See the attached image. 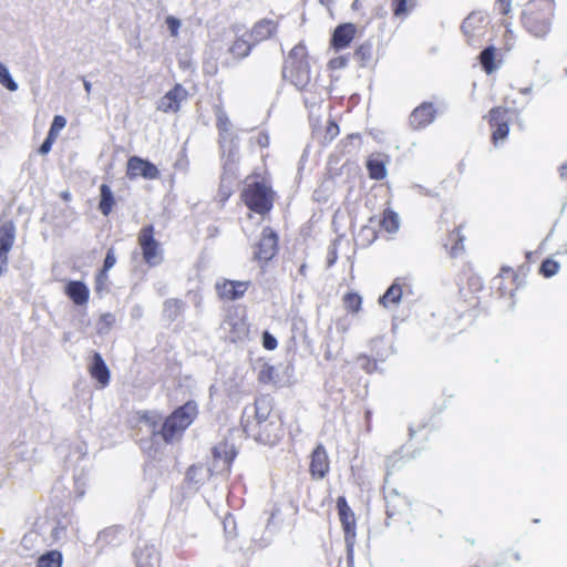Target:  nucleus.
I'll return each mask as SVG.
<instances>
[{"label": "nucleus", "mask_w": 567, "mask_h": 567, "mask_svg": "<svg viewBox=\"0 0 567 567\" xmlns=\"http://www.w3.org/2000/svg\"><path fill=\"white\" fill-rule=\"evenodd\" d=\"M282 79L299 91H305L311 83L310 54L303 41L293 45L282 65Z\"/></svg>", "instance_id": "f257e3e1"}, {"label": "nucleus", "mask_w": 567, "mask_h": 567, "mask_svg": "<svg viewBox=\"0 0 567 567\" xmlns=\"http://www.w3.org/2000/svg\"><path fill=\"white\" fill-rule=\"evenodd\" d=\"M555 0H529L522 11L523 28L535 38H545L551 30Z\"/></svg>", "instance_id": "f03ea898"}, {"label": "nucleus", "mask_w": 567, "mask_h": 567, "mask_svg": "<svg viewBox=\"0 0 567 567\" xmlns=\"http://www.w3.org/2000/svg\"><path fill=\"white\" fill-rule=\"evenodd\" d=\"M198 414V404L194 400L185 402L166 416L158 430V435H161L166 444L181 440Z\"/></svg>", "instance_id": "7ed1b4c3"}, {"label": "nucleus", "mask_w": 567, "mask_h": 567, "mask_svg": "<svg viewBox=\"0 0 567 567\" xmlns=\"http://www.w3.org/2000/svg\"><path fill=\"white\" fill-rule=\"evenodd\" d=\"M240 199L251 212L266 215L274 207L275 193L265 179L252 181L249 176L240 193Z\"/></svg>", "instance_id": "20e7f679"}, {"label": "nucleus", "mask_w": 567, "mask_h": 567, "mask_svg": "<svg viewBox=\"0 0 567 567\" xmlns=\"http://www.w3.org/2000/svg\"><path fill=\"white\" fill-rule=\"evenodd\" d=\"M247 436L265 445H275L285 436V426L281 416H272L262 423H241Z\"/></svg>", "instance_id": "39448f33"}, {"label": "nucleus", "mask_w": 567, "mask_h": 567, "mask_svg": "<svg viewBox=\"0 0 567 567\" xmlns=\"http://www.w3.org/2000/svg\"><path fill=\"white\" fill-rule=\"evenodd\" d=\"M137 244L142 251L144 262L150 267L162 264L164 250L155 238V227L152 224L143 226L137 234Z\"/></svg>", "instance_id": "423d86ee"}, {"label": "nucleus", "mask_w": 567, "mask_h": 567, "mask_svg": "<svg viewBox=\"0 0 567 567\" xmlns=\"http://www.w3.org/2000/svg\"><path fill=\"white\" fill-rule=\"evenodd\" d=\"M279 250V236L269 226L264 227L259 240L255 245L254 259L266 265L275 258Z\"/></svg>", "instance_id": "0eeeda50"}, {"label": "nucleus", "mask_w": 567, "mask_h": 567, "mask_svg": "<svg viewBox=\"0 0 567 567\" xmlns=\"http://www.w3.org/2000/svg\"><path fill=\"white\" fill-rule=\"evenodd\" d=\"M470 231V224L467 220L462 219L447 229L443 247L451 258H458L465 254L466 234Z\"/></svg>", "instance_id": "6e6552de"}, {"label": "nucleus", "mask_w": 567, "mask_h": 567, "mask_svg": "<svg viewBox=\"0 0 567 567\" xmlns=\"http://www.w3.org/2000/svg\"><path fill=\"white\" fill-rule=\"evenodd\" d=\"M509 121V109L495 106L489 110L487 122L492 131L491 140L494 145H497L508 136Z\"/></svg>", "instance_id": "1a4fd4ad"}, {"label": "nucleus", "mask_w": 567, "mask_h": 567, "mask_svg": "<svg viewBox=\"0 0 567 567\" xmlns=\"http://www.w3.org/2000/svg\"><path fill=\"white\" fill-rule=\"evenodd\" d=\"M16 236L17 229L12 220L0 224V277L8 269L9 252L13 248Z\"/></svg>", "instance_id": "9d476101"}, {"label": "nucleus", "mask_w": 567, "mask_h": 567, "mask_svg": "<svg viewBox=\"0 0 567 567\" xmlns=\"http://www.w3.org/2000/svg\"><path fill=\"white\" fill-rule=\"evenodd\" d=\"M330 472V458L323 444L319 443L309 455V474L313 481L323 480Z\"/></svg>", "instance_id": "9b49d317"}, {"label": "nucleus", "mask_w": 567, "mask_h": 567, "mask_svg": "<svg viewBox=\"0 0 567 567\" xmlns=\"http://www.w3.org/2000/svg\"><path fill=\"white\" fill-rule=\"evenodd\" d=\"M126 176L130 179H136L137 177L156 179L159 177V169L148 159L131 156L126 163Z\"/></svg>", "instance_id": "f8f14e48"}, {"label": "nucleus", "mask_w": 567, "mask_h": 567, "mask_svg": "<svg viewBox=\"0 0 567 567\" xmlns=\"http://www.w3.org/2000/svg\"><path fill=\"white\" fill-rule=\"evenodd\" d=\"M337 509L344 533L347 544L352 545L355 539L357 522L351 507L349 506L344 496L337 498Z\"/></svg>", "instance_id": "ddd939ff"}, {"label": "nucleus", "mask_w": 567, "mask_h": 567, "mask_svg": "<svg viewBox=\"0 0 567 567\" xmlns=\"http://www.w3.org/2000/svg\"><path fill=\"white\" fill-rule=\"evenodd\" d=\"M280 20L262 18L257 20L250 28L248 34L255 44L272 39L279 31Z\"/></svg>", "instance_id": "4468645a"}, {"label": "nucleus", "mask_w": 567, "mask_h": 567, "mask_svg": "<svg viewBox=\"0 0 567 567\" xmlns=\"http://www.w3.org/2000/svg\"><path fill=\"white\" fill-rule=\"evenodd\" d=\"M187 99V90L182 84L176 83L161 97L156 109L163 113H177L181 110L182 102Z\"/></svg>", "instance_id": "2eb2a0df"}, {"label": "nucleus", "mask_w": 567, "mask_h": 567, "mask_svg": "<svg viewBox=\"0 0 567 567\" xmlns=\"http://www.w3.org/2000/svg\"><path fill=\"white\" fill-rule=\"evenodd\" d=\"M250 287V281L223 279L216 282L215 289L220 300L234 301L245 296Z\"/></svg>", "instance_id": "dca6fc26"}, {"label": "nucleus", "mask_w": 567, "mask_h": 567, "mask_svg": "<svg viewBox=\"0 0 567 567\" xmlns=\"http://www.w3.org/2000/svg\"><path fill=\"white\" fill-rule=\"evenodd\" d=\"M158 423L159 417L147 410L135 411L126 420L127 427L136 434L142 430V425H145L153 436L158 435Z\"/></svg>", "instance_id": "f3484780"}, {"label": "nucleus", "mask_w": 567, "mask_h": 567, "mask_svg": "<svg viewBox=\"0 0 567 567\" xmlns=\"http://www.w3.org/2000/svg\"><path fill=\"white\" fill-rule=\"evenodd\" d=\"M496 290L501 297H513L519 288L518 272L512 267L503 266L499 274L494 279Z\"/></svg>", "instance_id": "a211bd4d"}, {"label": "nucleus", "mask_w": 567, "mask_h": 567, "mask_svg": "<svg viewBox=\"0 0 567 567\" xmlns=\"http://www.w3.org/2000/svg\"><path fill=\"white\" fill-rule=\"evenodd\" d=\"M357 35V27L351 22L341 23L336 27L331 39L330 47L334 51H341L348 48Z\"/></svg>", "instance_id": "6ab92c4d"}, {"label": "nucleus", "mask_w": 567, "mask_h": 567, "mask_svg": "<svg viewBox=\"0 0 567 567\" xmlns=\"http://www.w3.org/2000/svg\"><path fill=\"white\" fill-rule=\"evenodd\" d=\"M274 399L270 395H261L255 400V414L252 419L243 421V423H262L271 420L272 416H281L274 409Z\"/></svg>", "instance_id": "aec40b11"}, {"label": "nucleus", "mask_w": 567, "mask_h": 567, "mask_svg": "<svg viewBox=\"0 0 567 567\" xmlns=\"http://www.w3.org/2000/svg\"><path fill=\"white\" fill-rule=\"evenodd\" d=\"M436 115V110L433 103L423 102L421 105L415 107L409 117V123L412 128L420 130L430 125Z\"/></svg>", "instance_id": "412c9836"}, {"label": "nucleus", "mask_w": 567, "mask_h": 567, "mask_svg": "<svg viewBox=\"0 0 567 567\" xmlns=\"http://www.w3.org/2000/svg\"><path fill=\"white\" fill-rule=\"evenodd\" d=\"M214 465L221 463L220 470L227 475L230 474L233 462L236 457V451L227 441H221L213 447Z\"/></svg>", "instance_id": "4be33fe9"}, {"label": "nucleus", "mask_w": 567, "mask_h": 567, "mask_svg": "<svg viewBox=\"0 0 567 567\" xmlns=\"http://www.w3.org/2000/svg\"><path fill=\"white\" fill-rule=\"evenodd\" d=\"M405 289H410L406 279L395 278L388 290L379 298V303L384 308L399 305Z\"/></svg>", "instance_id": "5701e85b"}, {"label": "nucleus", "mask_w": 567, "mask_h": 567, "mask_svg": "<svg viewBox=\"0 0 567 567\" xmlns=\"http://www.w3.org/2000/svg\"><path fill=\"white\" fill-rule=\"evenodd\" d=\"M89 373L101 388H105L110 383V370L99 352L92 355L91 364L89 365Z\"/></svg>", "instance_id": "b1692460"}, {"label": "nucleus", "mask_w": 567, "mask_h": 567, "mask_svg": "<svg viewBox=\"0 0 567 567\" xmlns=\"http://www.w3.org/2000/svg\"><path fill=\"white\" fill-rule=\"evenodd\" d=\"M65 295L76 306H84L89 302L90 290L86 285L80 280H71L64 289Z\"/></svg>", "instance_id": "393cba45"}, {"label": "nucleus", "mask_w": 567, "mask_h": 567, "mask_svg": "<svg viewBox=\"0 0 567 567\" xmlns=\"http://www.w3.org/2000/svg\"><path fill=\"white\" fill-rule=\"evenodd\" d=\"M254 45L256 44L252 40L249 41L244 35L236 37L229 45L228 52L233 55L234 59L241 60L250 54Z\"/></svg>", "instance_id": "a878e982"}, {"label": "nucleus", "mask_w": 567, "mask_h": 567, "mask_svg": "<svg viewBox=\"0 0 567 567\" xmlns=\"http://www.w3.org/2000/svg\"><path fill=\"white\" fill-rule=\"evenodd\" d=\"M116 204L114 194L107 184L100 186V202L99 209L103 216H109Z\"/></svg>", "instance_id": "bb28decb"}, {"label": "nucleus", "mask_w": 567, "mask_h": 567, "mask_svg": "<svg viewBox=\"0 0 567 567\" xmlns=\"http://www.w3.org/2000/svg\"><path fill=\"white\" fill-rule=\"evenodd\" d=\"M416 0H391V11L394 18L405 19L416 8Z\"/></svg>", "instance_id": "cd10ccee"}, {"label": "nucleus", "mask_w": 567, "mask_h": 567, "mask_svg": "<svg viewBox=\"0 0 567 567\" xmlns=\"http://www.w3.org/2000/svg\"><path fill=\"white\" fill-rule=\"evenodd\" d=\"M496 55L497 50L492 45L485 48L480 54V63L487 74L493 73L498 66L496 63Z\"/></svg>", "instance_id": "c85d7f7f"}, {"label": "nucleus", "mask_w": 567, "mask_h": 567, "mask_svg": "<svg viewBox=\"0 0 567 567\" xmlns=\"http://www.w3.org/2000/svg\"><path fill=\"white\" fill-rule=\"evenodd\" d=\"M63 555L61 551L53 549L42 554L37 559V567H62Z\"/></svg>", "instance_id": "c756f323"}, {"label": "nucleus", "mask_w": 567, "mask_h": 567, "mask_svg": "<svg viewBox=\"0 0 567 567\" xmlns=\"http://www.w3.org/2000/svg\"><path fill=\"white\" fill-rule=\"evenodd\" d=\"M399 226L400 223L398 214L390 208L384 209L380 220V227L383 230L393 234L399 229Z\"/></svg>", "instance_id": "7c9ffc66"}, {"label": "nucleus", "mask_w": 567, "mask_h": 567, "mask_svg": "<svg viewBox=\"0 0 567 567\" xmlns=\"http://www.w3.org/2000/svg\"><path fill=\"white\" fill-rule=\"evenodd\" d=\"M369 177L375 181L383 179L386 176V168L383 161L379 158H369L367 162Z\"/></svg>", "instance_id": "2f4dec72"}, {"label": "nucleus", "mask_w": 567, "mask_h": 567, "mask_svg": "<svg viewBox=\"0 0 567 567\" xmlns=\"http://www.w3.org/2000/svg\"><path fill=\"white\" fill-rule=\"evenodd\" d=\"M342 302L348 312L358 313L361 310L362 298L358 292L350 291L342 297Z\"/></svg>", "instance_id": "473e14b6"}, {"label": "nucleus", "mask_w": 567, "mask_h": 567, "mask_svg": "<svg viewBox=\"0 0 567 567\" xmlns=\"http://www.w3.org/2000/svg\"><path fill=\"white\" fill-rule=\"evenodd\" d=\"M248 332H249L248 326L246 324L245 320L241 319V320H238V321L231 323V329L229 331V334H230L231 341L237 342V341H240V340H244L245 338H247Z\"/></svg>", "instance_id": "72a5a7b5"}, {"label": "nucleus", "mask_w": 567, "mask_h": 567, "mask_svg": "<svg viewBox=\"0 0 567 567\" xmlns=\"http://www.w3.org/2000/svg\"><path fill=\"white\" fill-rule=\"evenodd\" d=\"M373 53L372 44L369 42L360 44L354 51V58L360 62L361 66H365L371 61Z\"/></svg>", "instance_id": "f704fd0d"}, {"label": "nucleus", "mask_w": 567, "mask_h": 567, "mask_svg": "<svg viewBox=\"0 0 567 567\" xmlns=\"http://www.w3.org/2000/svg\"><path fill=\"white\" fill-rule=\"evenodd\" d=\"M276 377V369L274 365L269 363H265L260 367V370L258 372V381L261 384H269L274 382Z\"/></svg>", "instance_id": "c9c22d12"}, {"label": "nucleus", "mask_w": 567, "mask_h": 567, "mask_svg": "<svg viewBox=\"0 0 567 567\" xmlns=\"http://www.w3.org/2000/svg\"><path fill=\"white\" fill-rule=\"evenodd\" d=\"M340 133L339 125L334 120H329L324 127L323 143H331Z\"/></svg>", "instance_id": "e433bc0d"}, {"label": "nucleus", "mask_w": 567, "mask_h": 567, "mask_svg": "<svg viewBox=\"0 0 567 567\" xmlns=\"http://www.w3.org/2000/svg\"><path fill=\"white\" fill-rule=\"evenodd\" d=\"M558 270H559V264L550 258L545 259L542 262L540 269H539L540 274L546 278H549V277L556 275L558 272Z\"/></svg>", "instance_id": "4c0bfd02"}, {"label": "nucleus", "mask_w": 567, "mask_h": 567, "mask_svg": "<svg viewBox=\"0 0 567 567\" xmlns=\"http://www.w3.org/2000/svg\"><path fill=\"white\" fill-rule=\"evenodd\" d=\"M216 127L220 135L227 133L230 127V121L227 114L219 107L216 113Z\"/></svg>", "instance_id": "58836bf2"}, {"label": "nucleus", "mask_w": 567, "mask_h": 567, "mask_svg": "<svg viewBox=\"0 0 567 567\" xmlns=\"http://www.w3.org/2000/svg\"><path fill=\"white\" fill-rule=\"evenodd\" d=\"M0 83L9 91H16L18 84L12 80L8 69L0 62Z\"/></svg>", "instance_id": "ea45409f"}, {"label": "nucleus", "mask_w": 567, "mask_h": 567, "mask_svg": "<svg viewBox=\"0 0 567 567\" xmlns=\"http://www.w3.org/2000/svg\"><path fill=\"white\" fill-rule=\"evenodd\" d=\"M65 125H66L65 117L62 115H55L51 123L48 134L58 138L60 131H62L65 127Z\"/></svg>", "instance_id": "a19ab883"}, {"label": "nucleus", "mask_w": 567, "mask_h": 567, "mask_svg": "<svg viewBox=\"0 0 567 567\" xmlns=\"http://www.w3.org/2000/svg\"><path fill=\"white\" fill-rule=\"evenodd\" d=\"M116 322V318L113 313L106 312L100 316L99 318V327L100 331L111 329Z\"/></svg>", "instance_id": "79ce46f5"}, {"label": "nucleus", "mask_w": 567, "mask_h": 567, "mask_svg": "<svg viewBox=\"0 0 567 567\" xmlns=\"http://www.w3.org/2000/svg\"><path fill=\"white\" fill-rule=\"evenodd\" d=\"M513 1L514 0H496L495 9L501 16L507 17L513 11Z\"/></svg>", "instance_id": "37998d69"}, {"label": "nucleus", "mask_w": 567, "mask_h": 567, "mask_svg": "<svg viewBox=\"0 0 567 567\" xmlns=\"http://www.w3.org/2000/svg\"><path fill=\"white\" fill-rule=\"evenodd\" d=\"M262 347L268 351H272L278 347L277 339L269 331L262 332Z\"/></svg>", "instance_id": "c03bdc74"}, {"label": "nucleus", "mask_w": 567, "mask_h": 567, "mask_svg": "<svg viewBox=\"0 0 567 567\" xmlns=\"http://www.w3.org/2000/svg\"><path fill=\"white\" fill-rule=\"evenodd\" d=\"M347 64H348V58L346 55H339V56L332 58L328 62V68H329V70L337 71V70L346 68Z\"/></svg>", "instance_id": "a18cd8bd"}, {"label": "nucleus", "mask_w": 567, "mask_h": 567, "mask_svg": "<svg viewBox=\"0 0 567 567\" xmlns=\"http://www.w3.org/2000/svg\"><path fill=\"white\" fill-rule=\"evenodd\" d=\"M359 361L361 362L362 368L368 372L372 373L377 370V360L372 359L368 355H360Z\"/></svg>", "instance_id": "49530a36"}, {"label": "nucleus", "mask_w": 567, "mask_h": 567, "mask_svg": "<svg viewBox=\"0 0 567 567\" xmlns=\"http://www.w3.org/2000/svg\"><path fill=\"white\" fill-rule=\"evenodd\" d=\"M165 22H166V25H167L172 37H176L178 34L181 21L173 16H168L166 18Z\"/></svg>", "instance_id": "de8ad7c7"}, {"label": "nucleus", "mask_w": 567, "mask_h": 567, "mask_svg": "<svg viewBox=\"0 0 567 567\" xmlns=\"http://www.w3.org/2000/svg\"><path fill=\"white\" fill-rule=\"evenodd\" d=\"M115 262H116L115 250L112 247L106 251V256H105V259L103 262L102 270L109 271L115 265Z\"/></svg>", "instance_id": "09e8293b"}, {"label": "nucleus", "mask_w": 567, "mask_h": 567, "mask_svg": "<svg viewBox=\"0 0 567 567\" xmlns=\"http://www.w3.org/2000/svg\"><path fill=\"white\" fill-rule=\"evenodd\" d=\"M107 279H109L107 271H104V270L101 269L96 274V277H95V290L97 292L102 291L105 288Z\"/></svg>", "instance_id": "8fccbe9b"}, {"label": "nucleus", "mask_w": 567, "mask_h": 567, "mask_svg": "<svg viewBox=\"0 0 567 567\" xmlns=\"http://www.w3.org/2000/svg\"><path fill=\"white\" fill-rule=\"evenodd\" d=\"M55 140H56V137L48 134V136L45 137L44 142L39 147V153L42 154V155L48 154L51 151L52 145L55 142Z\"/></svg>", "instance_id": "3c124183"}, {"label": "nucleus", "mask_w": 567, "mask_h": 567, "mask_svg": "<svg viewBox=\"0 0 567 567\" xmlns=\"http://www.w3.org/2000/svg\"><path fill=\"white\" fill-rule=\"evenodd\" d=\"M337 260H338V250L333 246V247L329 248V250H328L327 267L328 268L332 267L336 264Z\"/></svg>", "instance_id": "603ef678"}, {"label": "nucleus", "mask_w": 567, "mask_h": 567, "mask_svg": "<svg viewBox=\"0 0 567 567\" xmlns=\"http://www.w3.org/2000/svg\"><path fill=\"white\" fill-rule=\"evenodd\" d=\"M231 195V190L229 188L224 187L220 185L218 189V196L221 203H225Z\"/></svg>", "instance_id": "864d4df0"}, {"label": "nucleus", "mask_w": 567, "mask_h": 567, "mask_svg": "<svg viewBox=\"0 0 567 567\" xmlns=\"http://www.w3.org/2000/svg\"><path fill=\"white\" fill-rule=\"evenodd\" d=\"M224 528L227 533L231 534L236 528L235 520L231 517H226L224 519Z\"/></svg>", "instance_id": "5fc2aeb1"}, {"label": "nucleus", "mask_w": 567, "mask_h": 567, "mask_svg": "<svg viewBox=\"0 0 567 567\" xmlns=\"http://www.w3.org/2000/svg\"><path fill=\"white\" fill-rule=\"evenodd\" d=\"M468 285L473 287L475 291H480L483 288L482 281L477 277H471L468 279Z\"/></svg>", "instance_id": "6e6d98bb"}, {"label": "nucleus", "mask_w": 567, "mask_h": 567, "mask_svg": "<svg viewBox=\"0 0 567 567\" xmlns=\"http://www.w3.org/2000/svg\"><path fill=\"white\" fill-rule=\"evenodd\" d=\"M360 140L361 138V135L359 133L357 134H349L346 140H342L341 141V144L346 147L347 146V143L352 141V140Z\"/></svg>", "instance_id": "4d7b16f0"}, {"label": "nucleus", "mask_w": 567, "mask_h": 567, "mask_svg": "<svg viewBox=\"0 0 567 567\" xmlns=\"http://www.w3.org/2000/svg\"><path fill=\"white\" fill-rule=\"evenodd\" d=\"M559 175L563 178H567V163L560 165V167H559Z\"/></svg>", "instance_id": "13d9d810"}, {"label": "nucleus", "mask_w": 567, "mask_h": 567, "mask_svg": "<svg viewBox=\"0 0 567 567\" xmlns=\"http://www.w3.org/2000/svg\"><path fill=\"white\" fill-rule=\"evenodd\" d=\"M307 270H308L307 264L306 262L301 264L300 267H299L300 276L306 277L307 276Z\"/></svg>", "instance_id": "bf43d9fd"}, {"label": "nucleus", "mask_w": 567, "mask_h": 567, "mask_svg": "<svg viewBox=\"0 0 567 567\" xmlns=\"http://www.w3.org/2000/svg\"><path fill=\"white\" fill-rule=\"evenodd\" d=\"M277 513H279V511H278V509H277V511L271 512V514H270V518H269V523H270L271 520H274V518H275V516H276V514H277Z\"/></svg>", "instance_id": "052dcab7"}, {"label": "nucleus", "mask_w": 567, "mask_h": 567, "mask_svg": "<svg viewBox=\"0 0 567 567\" xmlns=\"http://www.w3.org/2000/svg\"><path fill=\"white\" fill-rule=\"evenodd\" d=\"M320 3L324 4V6H329L332 1L331 0H319Z\"/></svg>", "instance_id": "680f3d73"}, {"label": "nucleus", "mask_w": 567, "mask_h": 567, "mask_svg": "<svg viewBox=\"0 0 567 567\" xmlns=\"http://www.w3.org/2000/svg\"><path fill=\"white\" fill-rule=\"evenodd\" d=\"M472 303H473V306H477L478 305V299L476 297L473 298V302Z\"/></svg>", "instance_id": "e2e57ef3"}]
</instances>
